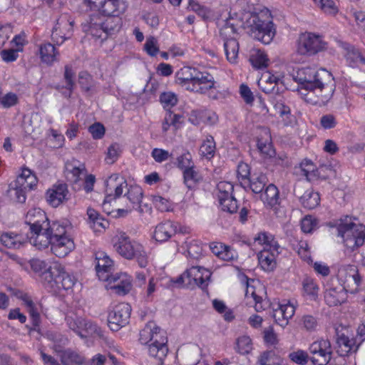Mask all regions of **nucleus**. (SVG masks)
Segmentation results:
<instances>
[{
    "label": "nucleus",
    "instance_id": "nucleus-1",
    "mask_svg": "<svg viewBox=\"0 0 365 365\" xmlns=\"http://www.w3.org/2000/svg\"><path fill=\"white\" fill-rule=\"evenodd\" d=\"M294 80L301 88L316 94L317 100L313 103H325L333 96L336 83L331 73L325 69L316 71L314 68L306 67L299 69Z\"/></svg>",
    "mask_w": 365,
    "mask_h": 365
},
{
    "label": "nucleus",
    "instance_id": "nucleus-2",
    "mask_svg": "<svg viewBox=\"0 0 365 365\" xmlns=\"http://www.w3.org/2000/svg\"><path fill=\"white\" fill-rule=\"evenodd\" d=\"M245 28L252 38L265 45L269 44L277 34L276 26L269 11L251 14L245 22Z\"/></svg>",
    "mask_w": 365,
    "mask_h": 365
},
{
    "label": "nucleus",
    "instance_id": "nucleus-3",
    "mask_svg": "<svg viewBox=\"0 0 365 365\" xmlns=\"http://www.w3.org/2000/svg\"><path fill=\"white\" fill-rule=\"evenodd\" d=\"M329 225L336 227L337 235L343 239L344 245L351 250L364 245L365 225L354 223L349 216L346 215L334 223L330 222Z\"/></svg>",
    "mask_w": 365,
    "mask_h": 365
},
{
    "label": "nucleus",
    "instance_id": "nucleus-4",
    "mask_svg": "<svg viewBox=\"0 0 365 365\" xmlns=\"http://www.w3.org/2000/svg\"><path fill=\"white\" fill-rule=\"evenodd\" d=\"M122 26V18L94 13L89 17L88 32L101 42L115 34Z\"/></svg>",
    "mask_w": 365,
    "mask_h": 365
},
{
    "label": "nucleus",
    "instance_id": "nucleus-5",
    "mask_svg": "<svg viewBox=\"0 0 365 365\" xmlns=\"http://www.w3.org/2000/svg\"><path fill=\"white\" fill-rule=\"evenodd\" d=\"M115 250L127 259H135L140 267H145L148 257L143 246L135 241L131 240L125 232H120L113 239Z\"/></svg>",
    "mask_w": 365,
    "mask_h": 365
},
{
    "label": "nucleus",
    "instance_id": "nucleus-6",
    "mask_svg": "<svg viewBox=\"0 0 365 365\" xmlns=\"http://www.w3.org/2000/svg\"><path fill=\"white\" fill-rule=\"evenodd\" d=\"M46 220L47 217L45 212L39 208L29 210L26 216V223L30 225L32 235L31 240H33L34 245L38 249L46 248L51 244V240L43 226Z\"/></svg>",
    "mask_w": 365,
    "mask_h": 365
},
{
    "label": "nucleus",
    "instance_id": "nucleus-7",
    "mask_svg": "<svg viewBox=\"0 0 365 365\" xmlns=\"http://www.w3.org/2000/svg\"><path fill=\"white\" fill-rule=\"evenodd\" d=\"M327 43L322 36L312 32H304L297 40V52L300 55L313 56L326 49Z\"/></svg>",
    "mask_w": 365,
    "mask_h": 365
},
{
    "label": "nucleus",
    "instance_id": "nucleus-8",
    "mask_svg": "<svg viewBox=\"0 0 365 365\" xmlns=\"http://www.w3.org/2000/svg\"><path fill=\"white\" fill-rule=\"evenodd\" d=\"M32 271L38 277L43 287L53 288L54 283L52 281V276L58 273V264H50L44 260L40 259H32L29 262Z\"/></svg>",
    "mask_w": 365,
    "mask_h": 365
},
{
    "label": "nucleus",
    "instance_id": "nucleus-9",
    "mask_svg": "<svg viewBox=\"0 0 365 365\" xmlns=\"http://www.w3.org/2000/svg\"><path fill=\"white\" fill-rule=\"evenodd\" d=\"M152 336V341L149 344L148 352L150 356L153 358V362L156 365H163L164 360L168 352L167 346L168 338L165 332L160 329H155Z\"/></svg>",
    "mask_w": 365,
    "mask_h": 365
},
{
    "label": "nucleus",
    "instance_id": "nucleus-10",
    "mask_svg": "<svg viewBox=\"0 0 365 365\" xmlns=\"http://www.w3.org/2000/svg\"><path fill=\"white\" fill-rule=\"evenodd\" d=\"M313 365H327L331 359L332 350L328 339H321L314 341L309 347Z\"/></svg>",
    "mask_w": 365,
    "mask_h": 365
},
{
    "label": "nucleus",
    "instance_id": "nucleus-11",
    "mask_svg": "<svg viewBox=\"0 0 365 365\" xmlns=\"http://www.w3.org/2000/svg\"><path fill=\"white\" fill-rule=\"evenodd\" d=\"M131 307L128 303L115 305L108 317V326L112 331H117L129 322Z\"/></svg>",
    "mask_w": 365,
    "mask_h": 365
},
{
    "label": "nucleus",
    "instance_id": "nucleus-12",
    "mask_svg": "<svg viewBox=\"0 0 365 365\" xmlns=\"http://www.w3.org/2000/svg\"><path fill=\"white\" fill-rule=\"evenodd\" d=\"M126 180L120 178L118 174L111 175L106 182V196L103 201V206L110 202V200L120 197L124 188H127Z\"/></svg>",
    "mask_w": 365,
    "mask_h": 365
},
{
    "label": "nucleus",
    "instance_id": "nucleus-13",
    "mask_svg": "<svg viewBox=\"0 0 365 365\" xmlns=\"http://www.w3.org/2000/svg\"><path fill=\"white\" fill-rule=\"evenodd\" d=\"M58 273L52 276V281L55 284L53 288H46L49 292L58 293L61 289L70 290L76 282V277L66 272L61 265L58 264Z\"/></svg>",
    "mask_w": 365,
    "mask_h": 365
},
{
    "label": "nucleus",
    "instance_id": "nucleus-14",
    "mask_svg": "<svg viewBox=\"0 0 365 365\" xmlns=\"http://www.w3.org/2000/svg\"><path fill=\"white\" fill-rule=\"evenodd\" d=\"M294 195L299 199L304 208L312 210L319 205V194L314 192L312 188L305 190L304 185L301 184L296 185L294 188Z\"/></svg>",
    "mask_w": 365,
    "mask_h": 365
},
{
    "label": "nucleus",
    "instance_id": "nucleus-15",
    "mask_svg": "<svg viewBox=\"0 0 365 365\" xmlns=\"http://www.w3.org/2000/svg\"><path fill=\"white\" fill-rule=\"evenodd\" d=\"M97 264L96 270L100 280L115 282L118 278L114 277L111 273L113 267V261L103 252L99 253L96 257Z\"/></svg>",
    "mask_w": 365,
    "mask_h": 365
},
{
    "label": "nucleus",
    "instance_id": "nucleus-16",
    "mask_svg": "<svg viewBox=\"0 0 365 365\" xmlns=\"http://www.w3.org/2000/svg\"><path fill=\"white\" fill-rule=\"evenodd\" d=\"M186 274H188L187 285L196 284L202 289L207 288L211 277V272L208 269L200 266H192L186 269Z\"/></svg>",
    "mask_w": 365,
    "mask_h": 365
},
{
    "label": "nucleus",
    "instance_id": "nucleus-17",
    "mask_svg": "<svg viewBox=\"0 0 365 365\" xmlns=\"http://www.w3.org/2000/svg\"><path fill=\"white\" fill-rule=\"evenodd\" d=\"M192 86L188 90L199 93H205L208 90L214 88V77L207 72L196 70Z\"/></svg>",
    "mask_w": 365,
    "mask_h": 365
},
{
    "label": "nucleus",
    "instance_id": "nucleus-18",
    "mask_svg": "<svg viewBox=\"0 0 365 365\" xmlns=\"http://www.w3.org/2000/svg\"><path fill=\"white\" fill-rule=\"evenodd\" d=\"M68 186L66 183L55 184L46 193L48 203L53 207H57L68 200Z\"/></svg>",
    "mask_w": 365,
    "mask_h": 365
},
{
    "label": "nucleus",
    "instance_id": "nucleus-19",
    "mask_svg": "<svg viewBox=\"0 0 365 365\" xmlns=\"http://www.w3.org/2000/svg\"><path fill=\"white\" fill-rule=\"evenodd\" d=\"M128 6V3L124 0H103L98 10L103 16L120 17Z\"/></svg>",
    "mask_w": 365,
    "mask_h": 365
},
{
    "label": "nucleus",
    "instance_id": "nucleus-20",
    "mask_svg": "<svg viewBox=\"0 0 365 365\" xmlns=\"http://www.w3.org/2000/svg\"><path fill=\"white\" fill-rule=\"evenodd\" d=\"M76 72L72 66L66 65L64 66L63 80L65 85L57 84L54 86L55 89L61 92L66 98H70L76 87L75 83Z\"/></svg>",
    "mask_w": 365,
    "mask_h": 365
},
{
    "label": "nucleus",
    "instance_id": "nucleus-21",
    "mask_svg": "<svg viewBox=\"0 0 365 365\" xmlns=\"http://www.w3.org/2000/svg\"><path fill=\"white\" fill-rule=\"evenodd\" d=\"M74 249V242L69 237L53 238L51 244L52 252L58 257H64Z\"/></svg>",
    "mask_w": 365,
    "mask_h": 365
},
{
    "label": "nucleus",
    "instance_id": "nucleus-22",
    "mask_svg": "<svg viewBox=\"0 0 365 365\" xmlns=\"http://www.w3.org/2000/svg\"><path fill=\"white\" fill-rule=\"evenodd\" d=\"M338 349L336 352L341 356H348L350 353L356 352L361 342H357V339L354 338L349 339L344 334L338 335L336 339Z\"/></svg>",
    "mask_w": 365,
    "mask_h": 365
},
{
    "label": "nucleus",
    "instance_id": "nucleus-23",
    "mask_svg": "<svg viewBox=\"0 0 365 365\" xmlns=\"http://www.w3.org/2000/svg\"><path fill=\"white\" fill-rule=\"evenodd\" d=\"M176 229L175 223L172 221L160 223L155 227L154 238L158 242H165L176 233Z\"/></svg>",
    "mask_w": 365,
    "mask_h": 365
},
{
    "label": "nucleus",
    "instance_id": "nucleus-24",
    "mask_svg": "<svg viewBox=\"0 0 365 365\" xmlns=\"http://www.w3.org/2000/svg\"><path fill=\"white\" fill-rule=\"evenodd\" d=\"M243 25L242 21L239 19L237 15L235 16H230L224 23V25L220 29V36L225 40L233 38L232 35L236 34L240 28Z\"/></svg>",
    "mask_w": 365,
    "mask_h": 365
},
{
    "label": "nucleus",
    "instance_id": "nucleus-25",
    "mask_svg": "<svg viewBox=\"0 0 365 365\" xmlns=\"http://www.w3.org/2000/svg\"><path fill=\"white\" fill-rule=\"evenodd\" d=\"M346 291L344 287H335L327 289L324 294L326 303L330 306H337L346 302Z\"/></svg>",
    "mask_w": 365,
    "mask_h": 365
},
{
    "label": "nucleus",
    "instance_id": "nucleus-26",
    "mask_svg": "<svg viewBox=\"0 0 365 365\" xmlns=\"http://www.w3.org/2000/svg\"><path fill=\"white\" fill-rule=\"evenodd\" d=\"M114 277H118V279L114 282H108V284L110 286V289L115 291V292L118 295H125L128 294L131 289V282L130 279L127 277L125 274H113Z\"/></svg>",
    "mask_w": 365,
    "mask_h": 365
},
{
    "label": "nucleus",
    "instance_id": "nucleus-27",
    "mask_svg": "<svg viewBox=\"0 0 365 365\" xmlns=\"http://www.w3.org/2000/svg\"><path fill=\"white\" fill-rule=\"evenodd\" d=\"M0 240L9 249H19L26 242L23 236L11 232H3Z\"/></svg>",
    "mask_w": 365,
    "mask_h": 365
},
{
    "label": "nucleus",
    "instance_id": "nucleus-28",
    "mask_svg": "<svg viewBox=\"0 0 365 365\" xmlns=\"http://www.w3.org/2000/svg\"><path fill=\"white\" fill-rule=\"evenodd\" d=\"M59 356L63 365H82L85 361L83 356L70 349L60 351Z\"/></svg>",
    "mask_w": 365,
    "mask_h": 365
},
{
    "label": "nucleus",
    "instance_id": "nucleus-29",
    "mask_svg": "<svg viewBox=\"0 0 365 365\" xmlns=\"http://www.w3.org/2000/svg\"><path fill=\"white\" fill-rule=\"evenodd\" d=\"M196 69L185 67L180 69L176 74V83L188 90L192 86Z\"/></svg>",
    "mask_w": 365,
    "mask_h": 365
},
{
    "label": "nucleus",
    "instance_id": "nucleus-30",
    "mask_svg": "<svg viewBox=\"0 0 365 365\" xmlns=\"http://www.w3.org/2000/svg\"><path fill=\"white\" fill-rule=\"evenodd\" d=\"M257 146L259 151L265 156L272 157L275 154L268 131H265L264 135L257 138Z\"/></svg>",
    "mask_w": 365,
    "mask_h": 365
},
{
    "label": "nucleus",
    "instance_id": "nucleus-31",
    "mask_svg": "<svg viewBox=\"0 0 365 365\" xmlns=\"http://www.w3.org/2000/svg\"><path fill=\"white\" fill-rule=\"evenodd\" d=\"M36 182L37 179L36 176L32 174L31 170L28 168L24 169L21 174L16 179V183L28 190L34 189L36 185Z\"/></svg>",
    "mask_w": 365,
    "mask_h": 365
},
{
    "label": "nucleus",
    "instance_id": "nucleus-32",
    "mask_svg": "<svg viewBox=\"0 0 365 365\" xmlns=\"http://www.w3.org/2000/svg\"><path fill=\"white\" fill-rule=\"evenodd\" d=\"M275 253H270L267 248L258 254V260L261 267L267 272L272 271L276 267Z\"/></svg>",
    "mask_w": 365,
    "mask_h": 365
},
{
    "label": "nucleus",
    "instance_id": "nucleus-33",
    "mask_svg": "<svg viewBox=\"0 0 365 365\" xmlns=\"http://www.w3.org/2000/svg\"><path fill=\"white\" fill-rule=\"evenodd\" d=\"M26 188L20 186L16 183V180L11 182L8 187L6 190V195L9 197L12 200H14L19 203H24L26 201Z\"/></svg>",
    "mask_w": 365,
    "mask_h": 365
},
{
    "label": "nucleus",
    "instance_id": "nucleus-34",
    "mask_svg": "<svg viewBox=\"0 0 365 365\" xmlns=\"http://www.w3.org/2000/svg\"><path fill=\"white\" fill-rule=\"evenodd\" d=\"M45 223H46V225L44 227L47 231V235L50 237V240H53V238L68 236L67 235L66 227L59 222H53L52 224L50 225L47 220Z\"/></svg>",
    "mask_w": 365,
    "mask_h": 365
},
{
    "label": "nucleus",
    "instance_id": "nucleus-35",
    "mask_svg": "<svg viewBox=\"0 0 365 365\" xmlns=\"http://www.w3.org/2000/svg\"><path fill=\"white\" fill-rule=\"evenodd\" d=\"M143 195V190L139 186H130L125 194L128 200L133 205V207L140 212H143V209L140 207Z\"/></svg>",
    "mask_w": 365,
    "mask_h": 365
},
{
    "label": "nucleus",
    "instance_id": "nucleus-36",
    "mask_svg": "<svg viewBox=\"0 0 365 365\" xmlns=\"http://www.w3.org/2000/svg\"><path fill=\"white\" fill-rule=\"evenodd\" d=\"M267 182V178L263 173L253 174L247 180V186L254 193H260L264 190Z\"/></svg>",
    "mask_w": 365,
    "mask_h": 365
},
{
    "label": "nucleus",
    "instance_id": "nucleus-37",
    "mask_svg": "<svg viewBox=\"0 0 365 365\" xmlns=\"http://www.w3.org/2000/svg\"><path fill=\"white\" fill-rule=\"evenodd\" d=\"M307 171L311 172V175H308L309 181H314L318 179L327 180L334 174V170L331 166L327 165H322L316 168L315 170H308Z\"/></svg>",
    "mask_w": 365,
    "mask_h": 365
},
{
    "label": "nucleus",
    "instance_id": "nucleus-38",
    "mask_svg": "<svg viewBox=\"0 0 365 365\" xmlns=\"http://www.w3.org/2000/svg\"><path fill=\"white\" fill-rule=\"evenodd\" d=\"M39 53L43 62L51 64L56 61L57 52L55 46L51 43H42L39 47Z\"/></svg>",
    "mask_w": 365,
    "mask_h": 365
},
{
    "label": "nucleus",
    "instance_id": "nucleus-39",
    "mask_svg": "<svg viewBox=\"0 0 365 365\" xmlns=\"http://www.w3.org/2000/svg\"><path fill=\"white\" fill-rule=\"evenodd\" d=\"M224 48L227 59L230 63H235L238 56L239 43L235 38H230L224 41Z\"/></svg>",
    "mask_w": 365,
    "mask_h": 365
},
{
    "label": "nucleus",
    "instance_id": "nucleus-40",
    "mask_svg": "<svg viewBox=\"0 0 365 365\" xmlns=\"http://www.w3.org/2000/svg\"><path fill=\"white\" fill-rule=\"evenodd\" d=\"M262 200L268 205L272 207L279 202V190L277 187L269 184L265 189L264 193L262 195Z\"/></svg>",
    "mask_w": 365,
    "mask_h": 365
},
{
    "label": "nucleus",
    "instance_id": "nucleus-41",
    "mask_svg": "<svg viewBox=\"0 0 365 365\" xmlns=\"http://www.w3.org/2000/svg\"><path fill=\"white\" fill-rule=\"evenodd\" d=\"M260 365H281L282 359L274 351H265L258 357Z\"/></svg>",
    "mask_w": 365,
    "mask_h": 365
},
{
    "label": "nucleus",
    "instance_id": "nucleus-42",
    "mask_svg": "<svg viewBox=\"0 0 365 365\" xmlns=\"http://www.w3.org/2000/svg\"><path fill=\"white\" fill-rule=\"evenodd\" d=\"M183 180L186 186L190 189L194 185L201 180V176L195 169V165L190 168H187L182 171Z\"/></svg>",
    "mask_w": 365,
    "mask_h": 365
},
{
    "label": "nucleus",
    "instance_id": "nucleus-43",
    "mask_svg": "<svg viewBox=\"0 0 365 365\" xmlns=\"http://www.w3.org/2000/svg\"><path fill=\"white\" fill-rule=\"evenodd\" d=\"M155 329H158L159 327L154 322H149L146 324L145 327L140 331L139 341L142 344H147L152 341V336Z\"/></svg>",
    "mask_w": 365,
    "mask_h": 365
},
{
    "label": "nucleus",
    "instance_id": "nucleus-44",
    "mask_svg": "<svg viewBox=\"0 0 365 365\" xmlns=\"http://www.w3.org/2000/svg\"><path fill=\"white\" fill-rule=\"evenodd\" d=\"M224 200L219 199V203L222 210L230 214L237 212L238 210V204L236 198L233 196V195L224 197Z\"/></svg>",
    "mask_w": 365,
    "mask_h": 365
},
{
    "label": "nucleus",
    "instance_id": "nucleus-45",
    "mask_svg": "<svg viewBox=\"0 0 365 365\" xmlns=\"http://www.w3.org/2000/svg\"><path fill=\"white\" fill-rule=\"evenodd\" d=\"M346 60L351 67L356 66L358 63L365 65V57L361 55L359 49L354 47L348 49Z\"/></svg>",
    "mask_w": 365,
    "mask_h": 365
},
{
    "label": "nucleus",
    "instance_id": "nucleus-46",
    "mask_svg": "<svg viewBox=\"0 0 365 365\" xmlns=\"http://www.w3.org/2000/svg\"><path fill=\"white\" fill-rule=\"evenodd\" d=\"M82 327V330H84L87 334L97 335L100 337L103 336L102 329L94 322L83 318V321L78 322Z\"/></svg>",
    "mask_w": 365,
    "mask_h": 365
},
{
    "label": "nucleus",
    "instance_id": "nucleus-47",
    "mask_svg": "<svg viewBox=\"0 0 365 365\" xmlns=\"http://www.w3.org/2000/svg\"><path fill=\"white\" fill-rule=\"evenodd\" d=\"M175 165L177 166V168L183 171L187 168H190V167H193L195 164L192 161V158L190 153L186 151L185 153L177 157Z\"/></svg>",
    "mask_w": 365,
    "mask_h": 365
},
{
    "label": "nucleus",
    "instance_id": "nucleus-48",
    "mask_svg": "<svg viewBox=\"0 0 365 365\" xmlns=\"http://www.w3.org/2000/svg\"><path fill=\"white\" fill-rule=\"evenodd\" d=\"M250 61L253 67L262 69L267 66L268 58L267 55L259 51L250 56Z\"/></svg>",
    "mask_w": 365,
    "mask_h": 365
},
{
    "label": "nucleus",
    "instance_id": "nucleus-49",
    "mask_svg": "<svg viewBox=\"0 0 365 365\" xmlns=\"http://www.w3.org/2000/svg\"><path fill=\"white\" fill-rule=\"evenodd\" d=\"M78 83L83 91L89 92L93 86V77L87 71H81L78 73Z\"/></svg>",
    "mask_w": 365,
    "mask_h": 365
},
{
    "label": "nucleus",
    "instance_id": "nucleus-50",
    "mask_svg": "<svg viewBox=\"0 0 365 365\" xmlns=\"http://www.w3.org/2000/svg\"><path fill=\"white\" fill-rule=\"evenodd\" d=\"M200 152L202 155L212 157L215 152V143L212 135H208L200 147Z\"/></svg>",
    "mask_w": 365,
    "mask_h": 365
},
{
    "label": "nucleus",
    "instance_id": "nucleus-51",
    "mask_svg": "<svg viewBox=\"0 0 365 365\" xmlns=\"http://www.w3.org/2000/svg\"><path fill=\"white\" fill-rule=\"evenodd\" d=\"M302 285L305 293L310 296L312 299H316L319 287L314 280L311 278H306L303 280Z\"/></svg>",
    "mask_w": 365,
    "mask_h": 365
},
{
    "label": "nucleus",
    "instance_id": "nucleus-52",
    "mask_svg": "<svg viewBox=\"0 0 365 365\" xmlns=\"http://www.w3.org/2000/svg\"><path fill=\"white\" fill-rule=\"evenodd\" d=\"M252 350V341L247 336H242L237 340V351L240 354H247Z\"/></svg>",
    "mask_w": 365,
    "mask_h": 365
},
{
    "label": "nucleus",
    "instance_id": "nucleus-53",
    "mask_svg": "<svg viewBox=\"0 0 365 365\" xmlns=\"http://www.w3.org/2000/svg\"><path fill=\"white\" fill-rule=\"evenodd\" d=\"M347 282L353 281L356 287H359L361 282V277L359 274L357 267L355 265L349 264L346 268Z\"/></svg>",
    "mask_w": 365,
    "mask_h": 365
},
{
    "label": "nucleus",
    "instance_id": "nucleus-54",
    "mask_svg": "<svg viewBox=\"0 0 365 365\" xmlns=\"http://www.w3.org/2000/svg\"><path fill=\"white\" fill-rule=\"evenodd\" d=\"M217 187L218 190V200H224V197H227L228 195H232L234 191V186L230 182H220L217 184Z\"/></svg>",
    "mask_w": 365,
    "mask_h": 365
},
{
    "label": "nucleus",
    "instance_id": "nucleus-55",
    "mask_svg": "<svg viewBox=\"0 0 365 365\" xmlns=\"http://www.w3.org/2000/svg\"><path fill=\"white\" fill-rule=\"evenodd\" d=\"M160 101L165 108L175 106L178 103V98L174 93L164 92L160 96Z\"/></svg>",
    "mask_w": 365,
    "mask_h": 365
},
{
    "label": "nucleus",
    "instance_id": "nucleus-56",
    "mask_svg": "<svg viewBox=\"0 0 365 365\" xmlns=\"http://www.w3.org/2000/svg\"><path fill=\"white\" fill-rule=\"evenodd\" d=\"M188 9L195 12L203 19L207 18L210 14V10L207 7L200 5L199 3L195 2L193 0H190Z\"/></svg>",
    "mask_w": 365,
    "mask_h": 365
},
{
    "label": "nucleus",
    "instance_id": "nucleus-57",
    "mask_svg": "<svg viewBox=\"0 0 365 365\" xmlns=\"http://www.w3.org/2000/svg\"><path fill=\"white\" fill-rule=\"evenodd\" d=\"M157 44L158 41L156 38L153 36H150L147 38L144 44V49L150 56H155L159 52V48Z\"/></svg>",
    "mask_w": 365,
    "mask_h": 365
},
{
    "label": "nucleus",
    "instance_id": "nucleus-58",
    "mask_svg": "<svg viewBox=\"0 0 365 365\" xmlns=\"http://www.w3.org/2000/svg\"><path fill=\"white\" fill-rule=\"evenodd\" d=\"M187 253L190 258L197 260L202 255V247L197 242L192 241L187 247Z\"/></svg>",
    "mask_w": 365,
    "mask_h": 365
},
{
    "label": "nucleus",
    "instance_id": "nucleus-59",
    "mask_svg": "<svg viewBox=\"0 0 365 365\" xmlns=\"http://www.w3.org/2000/svg\"><path fill=\"white\" fill-rule=\"evenodd\" d=\"M289 358L293 362L297 364L305 365L308 362L309 356L304 351L298 350L289 354Z\"/></svg>",
    "mask_w": 365,
    "mask_h": 365
},
{
    "label": "nucleus",
    "instance_id": "nucleus-60",
    "mask_svg": "<svg viewBox=\"0 0 365 365\" xmlns=\"http://www.w3.org/2000/svg\"><path fill=\"white\" fill-rule=\"evenodd\" d=\"M27 311L31 318L33 327L31 330L36 331L41 323L40 314L36 304H34L31 307L27 308Z\"/></svg>",
    "mask_w": 365,
    "mask_h": 365
},
{
    "label": "nucleus",
    "instance_id": "nucleus-61",
    "mask_svg": "<svg viewBox=\"0 0 365 365\" xmlns=\"http://www.w3.org/2000/svg\"><path fill=\"white\" fill-rule=\"evenodd\" d=\"M152 157L155 159V160L158 163H162L165 161L170 158H173V153H169L168 151L160 149V148H154L152 150Z\"/></svg>",
    "mask_w": 365,
    "mask_h": 365
},
{
    "label": "nucleus",
    "instance_id": "nucleus-62",
    "mask_svg": "<svg viewBox=\"0 0 365 365\" xmlns=\"http://www.w3.org/2000/svg\"><path fill=\"white\" fill-rule=\"evenodd\" d=\"M88 131L94 139H101L105 135V127L101 123H95L90 125Z\"/></svg>",
    "mask_w": 365,
    "mask_h": 365
},
{
    "label": "nucleus",
    "instance_id": "nucleus-63",
    "mask_svg": "<svg viewBox=\"0 0 365 365\" xmlns=\"http://www.w3.org/2000/svg\"><path fill=\"white\" fill-rule=\"evenodd\" d=\"M336 118L331 114H326L321 117L320 125L324 129H331L336 125Z\"/></svg>",
    "mask_w": 365,
    "mask_h": 365
},
{
    "label": "nucleus",
    "instance_id": "nucleus-64",
    "mask_svg": "<svg viewBox=\"0 0 365 365\" xmlns=\"http://www.w3.org/2000/svg\"><path fill=\"white\" fill-rule=\"evenodd\" d=\"M320 9L326 14H335L338 12V9L333 0H323L319 4Z\"/></svg>",
    "mask_w": 365,
    "mask_h": 365
}]
</instances>
